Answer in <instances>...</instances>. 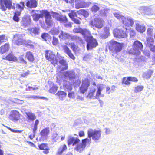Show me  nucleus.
Listing matches in <instances>:
<instances>
[{
  "mask_svg": "<svg viewBox=\"0 0 155 155\" xmlns=\"http://www.w3.org/2000/svg\"><path fill=\"white\" fill-rule=\"evenodd\" d=\"M124 45L123 43L118 42L114 40H110L108 46L110 52L112 53L113 55L118 54L122 50Z\"/></svg>",
  "mask_w": 155,
  "mask_h": 155,
  "instance_id": "1",
  "label": "nucleus"
},
{
  "mask_svg": "<svg viewBox=\"0 0 155 155\" xmlns=\"http://www.w3.org/2000/svg\"><path fill=\"white\" fill-rule=\"evenodd\" d=\"M143 46L142 43L138 40L135 41L133 43L132 48L128 51L129 54L139 55L142 51Z\"/></svg>",
  "mask_w": 155,
  "mask_h": 155,
  "instance_id": "2",
  "label": "nucleus"
},
{
  "mask_svg": "<svg viewBox=\"0 0 155 155\" xmlns=\"http://www.w3.org/2000/svg\"><path fill=\"white\" fill-rule=\"evenodd\" d=\"M114 16L123 24L125 27L132 26L134 24L133 19L130 18H126L117 12L114 14Z\"/></svg>",
  "mask_w": 155,
  "mask_h": 155,
  "instance_id": "3",
  "label": "nucleus"
},
{
  "mask_svg": "<svg viewBox=\"0 0 155 155\" xmlns=\"http://www.w3.org/2000/svg\"><path fill=\"white\" fill-rule=\"evenodd\" d=\"M104 23L105 21L103 19L96 17L90 21L89 25L93 28H96L100 29L104 27Z\"/></svg>",
  "mask_w": 155,
  "mask_h": 155,
  "instance_id": "4",
  "label": "nucleus"
},
{
  "mask_svg": "<svg viewBox=\"0 0 155 155\" xmlns=\"http://www.w3.org/2000/svg\"><path fill=\"white\" fill-rule=\"evenodd\" d=\"M87 134L88 137L97 142L101 139V132L100 130L89 129L87 130Z\"/></svg>",
  "mask_w": 155,
  "mask_h": 155,
  "instance_id": "5",
  "label": "nucleus"
},
{
  "mask_svg": "<svg viewBox=\"0 0 155 155\" xmlns=\"http://www.w3.org/2000/svg\"><path fill=\"white\" fill-rule=\"evenodd\" d=\"M13 41L17 45L26 44V38L24 34L17 33L14 35Z\"/></svg>",
  "mask_w": 155,
  "mask_h": 155,
  "instance_id": "6",
  "label": "nucleus"
},
{
  "mask_svg": "<svg viewBox=\"0 0 155 155\" xmlns=\"http://www.w3.org/2000/svg\"><path fill=\"white\" fill-rule=\"evenodd\" d=\"M127 28L123 27L120 29L116 28L113 31L114 36L119 38H125L127 37V35L126 32Z\"/></svg>",
  "mask_w": 155,
  "mask_h": 155,
  "instance_id": "7",
  "label": "nucleus"
},
{
  "mask_svg": "<svg viewBox=\"0 0 155 155\" xmlns=\"http://www.w3.org/2000/svg\"><path fill=\"white\" fill-rule=\"evenodd\" d=\"M87 48L88 50L95 48L98 45V42L95 38H93L92 35L87 36Z\"/></svg>",
  "mask_w": 155,
  "mask_h": 155,
  "instance_id": "8",
  "label": "nucleus"
},
{
  "mask_svg": "<svg viewBox=\"0 0 155 155\" xmlns=\"http://www.w3.org/2000/svg\"><path fill=\"white\" fill-rule=\"evenodd\" d=\"M45 57L47 60L50 61L52 64L55 66L58 63L55 55L53 52L50 50L46 51Z\"/></svg>",
  "mask_w": 155,
  "mask_h": 155,
  "instance_id": "9",
  "label": "nucleus"
},
{
  "mask_svg": "<svg viewBox=\"0 0 155 155\" xmlns=\"http://www.w3.org/2000/svg\"><path fill=\"white\" fill-rule=\"evenodd\" d=\"M90 85V81L88 79L86 78L82 80L81 85L79 88L80 92L82 94H84L86 92Z\"/></svg>",
  "mask_w": 155,
  "mask_h": 155,
  "instance_id": "10",
  "label": "nucleus"
},
{
  "mask_svg": "<svg viewBox=\"0 0 155 155\" xmlns=\"http://www.w3.org/2000/svg\"><path fill=\"white\" fill-rule=\"evenodd\" d=\"M91 140L87 138H85L82 140L81 143L79 144H77L75 148V150L80 153L86 147V143H91Z\"/></svg>",
  "mask_w": 155,
  "mask_h": 155,
  "instance_id": "11",
  "label": "nucleus"
},
{
  "mask_svg": "<svg viewBox=\"0 0 155 155\" xmlns=\"http://www.w3.org/2000/svg\"><path fill=\"white\" fill-rule=\"evenodd\" d=\"M39 12L44 14L45 18V22L46 24L49 26H52L54 23L52 20V18L49 12L46 10H41Z\"/></svg>",
  "mask_w": 155,
  "mask_h": 155,
  "instance_id": "12",
  "label": "nucleus"
},
{
  "mask_svg": "<svg viewBox=\"0 0 155 155\" xmlns=\"http://www.w3.org/2000/svg\"><path fill=\"white\" fill-rule=\"evenodd\" d=\"M12 3L10 0H0V8L3 11H5L6 8L10 9Z\"/></svg>",
  "mask_w": 155,
  "mask_h": 155,
  "instance_id": "13",
  "label": "nucleus"
},
{
  "mask_svg": "<svg viewBox=\"0 0 155 155\" xmlns=\"http://www.w3.org/2000/svg\"><path fill=\"white\" fill-rule=\"evenodd\" d=\"M137 83L138 79L136 77L129 76L123 77L122 79V84L127 85H130L131 84L130 81Z\"/></svg>",
  "mask_w": 155,
  "mask_h": 155,
  "instance_id": "14",
  "label": "nucleus"
},
{
  "mask_svg": "<svg viewBox=\"0 0 155 155\" xmlns=\"http://www.w3.org/2000/svg\"><path fill=\"white\" fill-rule=\"evenodd\" d=\"M20 114L18 111L16 110H13L11 112L9 118L11 120L15 122L20 119Z\"/></svg>",
  "mask_w": 155,
  "mask_h": 155,
  "instance_id": "15",
  "label": "nucleus"
},
{
  "mask_svg": "<svg viewBox=\"0 0 155 155\" xmlns=\"http://www.w3.org/2000/svg\"><path fill=\"white\" fill-rule=\"evenodd\" d=\"M60 64L59 66V69L60 72L67 70L68 69V64L65 60L63 59H60L59 61Z\"/></svg>",
  "mask_w": 155,
  "mask_h": 155,
  "instance_id": "16",
  "label": "nucleus"
},
{
  "mask_svg": "<svg viewBox=\"0 0 155 155\" xmlns=\"http://www.w3.org/2000/svg\"><path fill=\"white\" fill-rule=\"evenodd\" d=\"M88 7V5L84 0H75V7L78 9L81 8H84Z\"/></svg>",
  "mask_w": 155,
  "mask_h": 155,
  "instance_id": "17",
  "label": "nucleus"
},
{
  "mask_svg": "<svg viewBox=\"0 0 155 155\" xmlns=\"http://www.w3.org/2000/svg\"><path fill=\"white\" fill-rule=\"evenodd\" d=\"M80 142V140L79 138L72 137H69L67 141V143L68 146L72 145V146H74L79 143Z\"/></svg>",
  "mask_w": 155,
  "mask_h": 155,
  "instance_id": "18",
  "label": "nucleus"
},
{
  "mask_svg": "<svg viewBox=\"0 0 155 155\" xmlns=\"http://www.w3.org/2000/svg\"><path fill=\"white\" fill-rule=\"evenodd\" d=\"M50 132L49 128L46 127L43 129L41 132L40 134L41 136L40 139L41 140H44L47 139L48 137Z\"/></svg>",
  "mask_w": 155,
  "mask_h": 155,
  "instance_id": "19",
  "label": "nucleus"
},
{
  "mask_svg": "<svg viewBox=\"0 0 155 155\" xmlns=\"http://www.w3.org/2000/svg\"><path fill=\"white\" fill-rule=\"evenodd\" d=\"M41 10H40V11ZM35 11H37V12L39 13V10H32L31 12L32 13V16L33 20L35 21H38L40 18H42L44 16V14L41 13V14H37L35 12Z\"/></svg>",
  "mask_w": 155,
  "mask_h": 155,
  "instance_id": "20",
  "label": "nucleus"
},
{
  "mask_svg": "<svg viewBox=\"0 0 155 155\" xmlns=\"http://www.w3.org/2000/svg\"><path fill=\"white\" fill-rule=\"evenodd\" d=\"M63 49L64 52L71 59L73 60L75 59V57L72 53L71 51L69 48L66 45H64L63 46Z\"/></svg>",
  "mask_w": 155,
  "mask_h": 155,
  "instance_id": "21",
  "label": "nucleus"
},
{
  "mask_svg": "<svg viewBox=\"0 0 155 155\" xmlns=\"http://www.w3.org/2000/svg\"><path fill=\"white\" fill-rule=\"evenodd\" d=\"M38 2L36 0H29L27 1L26 5L31 8H35L37 6Z\"/></svg>",
  "mask_w": 155,
  "mask_h": 155,
  "instance_id": "22",
  "label": "nucleus"
},
{
  "mask_svg": "<svg viewBox=\"0 0 155 155\" xmlns=\"http://www.w3.org/2000/svg\"><path fill=\"white\" fill-rule=\"evenodd\" d=\"M135 28L138 32L141 33L144 32L146 29V28L145 26L139 23H137L136 24Z\"/></svg>",
  "mask_w": 155,
  "mask_h": 155,
  "instance_id": "23",
  "label": "nucleus"
},
{
  "mask_svg": "<svg viewBox=\"0 0 155 155\" xmlns=\"http://www.w3.org/2000/svg\"><path fill=\"white\" fill-rule=\"evenodd\" d=\"M153 72V70L149 69L143 74L142 77L144 79H149L151 78Z\"/></svg>",
  "mask_w": 155,
  "mask_h": 155,
  "instance_id": "24",
  "label": "nucleus"
},
{
  "mask_svg": "<svg viewBox=\"0 0 155 155\" xmlns=\"http://www.w3.org/2000/svg\"><path fill=\"white\" fill-rule=\"evenodd\" d=\"M154 43V39L151 37H148L147 38L144 44L146 47H148L153 45Z\"/></svg>",
  "mask_w": 155,
  "mask_h": 155,
  "instance_id": "25",
  "label": "nucleus"
},
{
  "mask_svg": "<svg viewBox=\"0 0 155 155\" xmlns=\"http://www.w3.org/2000/svg\"><path fill=\"white\" fill-rule=\"evenodd\" d=\"M50 84V89L49 90L50 93L54 94L56 92L58 89V87L52 82H50L49 83Z\"/></svg>",
  "mask_w": 155,
  "mask_h": 155,
  "instance_id": "26",
  "label": "nucleus"
},
{
  "mask_svg": "<svg viewBox=\"0 0 155 155\" xmlns=\"http://www.w3.org/2000/svg\"><path fill=\"white\" fill-rule=\"evenodd\" d=\"M9 48V45L8 43H6L0 47V52L2 54H4L8 51Z\"/></svg>",
  "mask_w": 155,
  "mask_h": 155,
  "instance_id": "27",
  "label": "nucleus"
},
{
  "mask_svg": "<svg viewBox=\"0 0 155 155\" xmlns=\"http://www.w3.org/2000/svg\"><path fill=\"white\" fill-rule=\"evenodd\" d=\"M26 115V118L29 121H33L36 118V117L35 114L31 112H27L25 113Z\"/></svg>",
  "mask_w": 155,
  "mask_h": 155,
  "instance_id": "28",
  "label": "nucleus"
},
{
  "mask_svg": "<svg viewBox=\"0 0 155 155\" xmlns=\"http://www.w3.org/2000/svg\"><path fill=\"white\" fill-rule=\"evenodd\" d=\"M71 38L73 40L76 41L80 43V45H83L84 44L83 40L81 37L77 35H73L71 36Z\"/></svg>",
  "mask_w": 155,
  "mask_h": 155,
  "instance_id": "29",
  "label": "nucleus"
},
{
  "mask_svg": "<svg viewBox=\"0 0 155 155\" xmlns=\"http://www.w3.org/2000/svg\"><path fill=\"white\" fill-rule=\"evenodd\" d=\"M30 33L32 36H36L39 35V28L38 27H35L29 29Z\"/></svg>",
  "mask_w": 155,
  "mask_h": 155,
  "instance_id": "30",
  "label": "nucleus"
},
{
  "mask_svg": "<svg viewBox=\"0 0 155 155\" xmlns=\"http://www.w3.org/2000/svg\"><path fill=\"white\" fill-rule=\"evenodd\" d=\"M69 45L71 46V48L75 54H76L77 52H79L80 51L79 47L78 46L76 45L74 43H69Z\"/></svg>",
  "mask_w": 155,
  "mask_h": 155,
  "instance_id": "31",
  "label": "nucleus"
},
{
  "mask_svg": "<svg viewBox=\"0 0 155 155\" xmlns=\"http://www.w3.org/2000/svg\"><path fill=\"white\" fill-rule=\"evenodd\" d=\"M64 76L66 78L72 79L74 78V74L71 71H67L64 73Z\"/></svg>",
  "mask_w": 155,
  "mask_h": 155,
  "instance_id": "32",
  "label": "nucleus"
},
{
  "mask_svg": "<svg viewBox=\"0 0 155 155\" xmlns=\"http://www.w3.org/2000/svg\"><path fill=\"white\" fill-rule=\"evenodd\" d=\"M38 147L40 149L45 150V151L43 152L45 154H47L48 153L49 151L48 150L49 149L48 147V146L47 144L45 143H42L41 144L39 145Z\"/></svg>",
  "mask_w": 155,
  "mask_h": 155,
  "instance_id": "33",
  "label": "nucleus"
},
{
  "mask_svg": "<svg viewBox=\"0 0 155 155\" xmlns=\"http://www.w3.org/2000/svg\"><path fill=\"white\" fill-rule=\"evenodd\" d=\"M96 90V89L95 87H91L90 89L87 97L90 98L93 97L94 96Z\"/></svg>",
  "mask_w": 155,
  "mask_h": 155,
  "instance_id": "34",
  "label": "nucleus"
},
{
  "mask_svg": "<svg viewBox=\"0 0 155 155\" xmlns=\"http://www.w3.org/2000/svg\"><path fill=\"white\" fill-rule=\"evenodd\" d=\"M80 32V33L84 37L87 38V36H89L91 35L90 31L85 29H82L81 28Z\"/></svg>",
  "mask_w": 155,
  "mask_h": 155,
  "instance_id": "35",
  "label": "nucleus"
},
{
  "mask_svg": "<svg viewBox=\"0 0 155 155\" xmlns=\"http://www.w3.org/2000/svg\"><path fill=\"white\" fill-rule=\"evenodd\" d=\"M77 12L79 14L85 17H87L89 15L88 12L84 9H80Z\"/></svg>",
  "mask_w": 155,
  "mask_h": 155,
  "instance_id": "36",
  "label": "nucleus"
},
{
  "mask_svg": "<svg viewBox=\"0 0 155 155\" xmlns=\"http://www.w3.org/2000/svg\"><path fill=\"white\" fill-rule=\"evenodd\" d=\"M26 57L27 59L30 61L32 62L34 60V57L32 53L30 52L26 53Z\"/></svg>",
  "mask_w": 155,
  "mask_h": 155,
  "instance_id": "37",
  "label": "nucleus"
},
{
  "mask_svg": "<svg viewBox=\"0 0 155 155\" xmlns=\"http://www.w3.org/2000/svg\"><path fill=\"white\" fill-rule=\"evenodd\" d=\"M67 149L66 145L64 144L61 146L59 150V155H62L63 153Z\"/></svg>",
  "mask_w": 155,
  "mask_h": 155,
  "instance_id": "38",
  "label": "nucleus"
},
{
  "mask_svg": "<svg viewBox=\"0 0 155 155\" xmlns=\"http://www.w3.org/2000/svg\"><path fill=\"white\" fill-rule=\"evenodd\" d=\"M26 98L28 99H44L45 98V97H40L38 96L31 95H26Z\"/></svg>",
  "mask_w": 155,
  "mask_h": 155,
  "instance_id": "39",
  "label": "nucleus"
},
{
  "mask_svg": "<svg viewBox=\"0 0 155 155\" xmlns=\"http://www.w3.org/2000/svg\"><path fill=\"white\" fill-rule=\"evenodd\" d=\"M144 88V87L142 85H138L134 87V92L135 93L139 92L142 91Z\"/></svg>",
  "mask_w": 155,
  "mask_h": 155,
  "instance_id": "40",
  "label": "nucleus"
},
{
  "mask_svg": "<svg viewBox=\"0 0 155 155\" xmlns=\"http://www.w3.org/2000/svg\"><path fill=\"white\" fill-rule=\"evenodd\" d=\"M6 58L9 61H15L17 60L16 58L11 54L8 55L6 57Z\"/></svg>",
  "mask_w": 155,
  "mask_h": 155,
  "instance_id": "41",
  "label": "nucleus"
},
{
  "mask_svg": "<svg viewBox=\"0 0 155 155\" xmlns=\"http://www.w3.org/2000/svg\"><path fill=\"white\" fill-rule=\"evenodd\" d=\"M104 31L105 34L103 35L102 37L104 38H106L109 35V28L108 27H105L104 28Z\"/></svg>",
  "mask_w": 155,
  "mask_h": 155,
  "instance_id": "42",
  "label": "nucleus"
},
{
  "mask_svg": "<svg viewBox=\"0 0 155 155\" xmlns=\"http://www.w3.org/2000/svg\"><path fill=\"white\" fill-rule=\"evenodd\" d=\"M66 96V93L62 91H59V99L62 100L65 98Z\"/></svg>",
  "mask_w": 155,
  "mask_h": 155,
  "instance_id": "43",
  "label": "nucleus"
},
{
  "mask_svg": "<svg viewBox=\"0 0 155 155\" xmlns=\"http://www.w3.org/2000/svg\"><path fill=\"white\" fill-rule=\"evenodd\" d=\"M68 35L65 33H64L63 32H61L59 37L60 38V40H64L68 38Z\"/></svg>",
  "mask_w": 155,
  "mask_h": 155,
  "instance_id": "44",
  "label": "nucleus"
},
{
  "mask_svg": "<svg viewBox=\"0 0 155 155\" xmlns=\"http://www.w3.org/2000/svg\"><path fill=\"white\" fill-rule=\"evenodd\" d=\"M102 91V88L100 87L97 88V90L95 96V98H98L100 97Z\"/></svg>",
  "mask_w": 155,
  "mask_h": 155,
  "instance_id": "45",
  "label": "nucleus"
},
{
  "mask_svg": "<svg viewBox=\"0 0 155 155\" xmlns=\"http://www.w3.org/2000/svg\"><path fill=\"white\" fill-rule=\"evenodd\" d=\"M24 6V2H21L20 4H16L17 8L20 11H21L23 9Z\"/></svg>",
  "mask_w": 155,
  "mask_h": 155,
  "instance_id": "46",
  "label": "nucleus"
},
{
  "mask_svg": "<svg viewBox=\"0 0 155 155\" xmlns=\"http://www.w3.org/2000/svg\"><path fill=\"white\" fill-rule=\"evenodd\" d=\"M68 15L69 17L72 19L74 18L75 17H77V15L76 12L74 11H72L71 12L69 13Z\"/></svg>",
  "mask_w": 155,
  "mask_h": 155,
  "instance_id": "47",
  "label": "nucleus"
},
{
  "mask_svg": "<svg viewBox=\"0 0 155 155\" xmlns=\"http://www.w3.org/2000/svg\"><path fill=\"white\" fill-rule=\"evenodd\" d=\"M59 21L60 23H65L67 21V20L66 17L61 15L59 17Z\"/></svg>",
  "mask_w": 155,
  "mask_h": 155,
  "instance_id": "48",
  "label": "nucleus"
},
{
  "mask_svg": "<svg viewBox=\"0 0 155 155\" xmlns=\"http://www.w3.org/2000/svg\"><path fill=\"white\" fill-rule=\"evenodd\" d=\"M22 23L24 26H27L30 25V21L28 19L23 18Z\"/></svg>",
  "mask_w": 155,
  "mask_h": 155,
  "instance_id": "49",
  "label": "nucleus"
},
{
  "mask_svg": "<svg viewBox=\"0 0 155 155\" xmlns=\"http://www.w3.org/2000/svg\"><path fill=\"white\" fill-rule=\"evenodd\" d=\"M51 138L53 141H56L58 140V133L57 132H54L51 137Z\"/></svg>",
  "mask_w": 155,
  "mask_h": 155,
  "instance_id": "50",
  "label": "nucleus"
},
{
  "mask_svg": "<svg viewBox=\"0 0 155 155\" xmlns=\"http://www.w3.org/2000/svg\"><path fill=\"white\" fill-rule=\"evenodd\" d=\"M99 9L100 8L99 6L96 5H94L92 7L91 10L93 12H96L99 10Z\"/></svg>",
  "mask_w": 155,
  "mask_h": 155,
  "instance_id": "51",
  "label": "nucleus"
},
{
  "mask_svg": "<svg viewBox=\"0 0 155 155\" xmlns=\"http://www.w3.org/2000/svg\"><path fill=\"white\" fill-rule=\"evenodd\" d=\"M7 39L5 35H0V44L3 42H6Z\"/></svg>",
  "mask_w": 155,
  "mask_h": 155,
  "instance_id": "52",
  "label": "nucleus"
},
{
  "mask_svg": "<svg viewBox=\"0 0 155 155\" xmlns=\"http://www.w3.org/2000/svg\"><path fill=\"white\" fill-rule=\"evenodd\" d=\"M49 37H50V36L47 33H44L41 35L42 38L45 41H47Z\"/></svg>",
  "mask_w": 155,
  "mask_h": 155,
  "instance_id": "53",
  "label": "nucleus"
},
{
  "mask_svg": "<svg viewBox=\"0 0 155 155\" xmlns=\"http://www.w3.org/2000/svg\"><path fill=\"white\" fill-rule=\"evenodd\" d=\"M52 44L54 45H56L58 44V39L57 38L54 36L53 37Z\"/></svg>",
  "mask_w": 155,
  "mask_h": 155,
  "instance_id": "54",
  "label": "nucleus"
},
{
  "mask_svg": "<svg viewBox=\"0 0 155 155\" xmlns=\"http://www.w3.org/2000/svg\"><path fill=\"white\" fill-rule=\"evenodd\" d=\"M50 32L53 35H57L58 34V30L57 28H54L51 30Z\"/></svg>",
  "mask_w": 155,
  "mask_h": 155,
  "instance_id": "55",
  "label": "nucleus"
},
{
  "mask_svg": "<svg viewBox=\"0 0 155 155\" xmlns=\"http://www.w3.org/2000/svg\"><path fill=\"white\" fill-rule=\"evenodd\" d=\"M18 60L20 62L22 63L25 64H26V62L25 61L22 56H20L18 58Z\"/></svg>",
  "mask_w": 155,
  "mask_h": 155,
  "instance_id": "56",
  "label": "nucleus"
},
{
  "mask_svg": "<svg viewBox=\"0 0 155 155\" xmlns=\"http://www.w3.org/2000/svg\"><path fill=\"white\" fill-rule=\"evenodd\" d=\"M153 32V29L150 28H148L147 30V34L148 35H151Z\"/></svg>",
  "mask_w": 155,
  "mask_h": 155,
  "instance_id": "57",
  "label": "nucleus"
},
{
  "mask_svg": "<svg viewBox=\"0 0 155 155\" xmlns=\"http://www.w3.org/2000/svg\"><path fill=\"white\" fill-rule=\"evenodd\" d=\"M129 34L131 37L134 36L136 35L135 31L133 30L130 31Z\"/></svg>",
  "mask_w": 155,
  "mask_h": 155,
  "instance_id": "58",
  "label": "nucleus"
},
{
  "mask_svg": "<svg viewBox=\"0 0 155 155\" xmlns=\"http://www.w3.org/2000/svg\"><path fill=\"white\" fill-rule=\"evenodd\" d=\"M150 48V50L153 52H155V45H153L151 46L148 47Z\"/></svg>",
  "mask_w": 155,
  "mask_h": 155,
  "instance_id": "59",
  "label": "nucleus"
},
{
  "mask_svg": "<svg viewBox=\"0 0 155 155\" xmlns=\"http://www.w3.org/2000/svg\"><path fill=\"white\" fill-rule=\"evenodd\" d=\"M68 96L70 98H73L74 96V92L69 93L68 94Z\"/></svg>",
  "mask_w": 155,
  "mask_h": 155,
  "instance_id": "60",
  "label": "nucleus"
},
{
  "mask_svg": "<svg viewBox=\"0 0 155 155\" xmlns=\"http://www.w3.org/2000/svg\"><path fill=\"white\" fill-rule=\"evenodd\" d=\"M79 136L80 137H84L85 136V133L83 131H80L78 133Z\"/></svg>",
  "mask_w": 155,
  "mask_h": 155,
  "instance_id": "61",
  "label": "nucleus"
},
{
  "mask_svg": "<svg viewBox=\"0 0 155 155\" xmlns=\"http://www.w3.org/2000/svg\"><path fill=\"white\" fill-rule=\"evenodd\" d=\"M13 20L16 22H18L19 21V18L18 16L14 15L13 17Z\"/></svg>",
  "mask_w": 155,
  "mask_h": 155,
  "instance_id": "62",
  "label": "nucleus"
},
{
  "mask_svg": "<svg viewBox=\"0 0 155 155\" xmlns=\"http://www.w3.org/2000/svg\"><path fill=\"white\" fill-rule=\"evenodd\" d=\"M72 19L74 21V23L76 24H80L81 23L80 21L77 19L74 18Z\"/></svg>",
  "mask_w": 155,
  "mask_h": 155,
  "instance_id": "63",
  "label": "nucleus"
},
{
  "mask_svg": "<svg viewBox=\"0 0 155 155\" xmlns=\"http://www.w3.org/2000/svg\"><path fill=\"white\" fill-rule=\"evenodd\" d=\"M53 16L54 18H55L57 20H58V14L55 13L53 12Z\"/></svg>",
  "mask_w": 155,
  "mask_h": 155,
  "instance_id": "64",
  "label": "nucleus"
}]
</instances>
